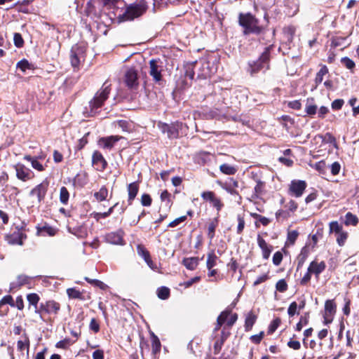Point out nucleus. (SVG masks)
Masks as SVG:
<instances>
[{
  "label": "nucleus",
  "mask_w": 359,
  "mask_h": 359,
  "mask_svg": "<svg viewBox=\"0 0 359 359\" xmlns=\"http://www.w3.org/2000/svg\"><path fill=\"white\" fill-rule=\"evenodd\" d=\"M238 22L244 28L243 32L245 34L250 33L258 34L263 30V27L259 25L258 19L250 13H240Z\"/></svg>",
  "instance_id": "1"
},
{
  "label": "nucleus",
  "mask_w": 359,
  "mask_h": 359,
  "mask_svg": "<svg viewBox=\"0 0 359 359\" xmlns=\"http://www.w3.org/2000/svg\"><path fill=\"white\" fill-rule=\"evenodd\" d=\"M147 9L145 0H140L138 2L130 4L123 14L124 20H132L142 15Z\"/></svg>",
  "instance_id": "2"
},
{
  "label": "nucleus",
  "mask_w": 359,
  "mask_h": 359,
  "mask_svg": "<svg viewBox=\"0 0 359 359\" xmlns=\"http://www.w3.org/2000/svg\"><path fill=\"white\" fill-rule=\"evenodd\" d=\"M109 93V85L104 83L102 88L96 93L94 97L89 102L92 113L103 105L104 101L108 98Z\"/></svg>",
  "instance_id": "3"
},
{
  "label": "nucleus",
  "mask_w": 359,
  "mask_h": 359,
  "mask_svg": "<svg viewBox=\"0 0 359 359\" xmlns=\"http://www.w3.org/2000/svg\"><path fill=\"white\" fill-rule=\"evenodd\" d=\"M158 126L163 133L167 134L168 138L174 139L178 137L179 129L181 128L182 123L179 122L172 123L171 124L159 123Z\"/></svg>",
  "instance_id": "4"
},
{
  "label": "nucleus",
  "mask_w": 359,
  "mask_h": 359,
  "mask_svg": "<svg viewBox=\"0 0 359 359\" xmlns=\"http://www.w3.org/2000/svg\"><path fill=\"white\" fill-rule=\"evenodd\" d=\"M60 309V305L59 303L53 300H49L44 303H41L39 310L36 311V313L40 316L43 313L57 315Z\"/></svg>",
  "instance_id": "5"
},
{
  "label": "nucleus",
  "mask_w": 359,
  "mask_h": 359,
  "mask_svg": "<svg viewBox=\"0 0 359 359\" xmlns=\"http://www.w3.org/2000/svg\"><path fill=\"white\" fill-rule=\"evenodd\" d=\"M149 74L155 82L162 80V62L159 60L152 59L149 61Z\"/></svg>",
  "instance_id": "6"
},
{
  "label": "nucleus",
  "mask_w": 359,
  "mask_h": 359,
  "mask_svg": "<svg viewBox=\"0 0 359 359\" xmlns=\"http://www.w3.org/2000/svg\"><path fill=\"white\" fill-rule=\"evenodd\" d=\"M201 198L203 201H208L219 212L224 206L221 199L211 191H206L201 193Z\"/></svg>",
  "instance_id": "7"
},
{
  "label": "nucleus",
  "mask_w": 359,
  "mask_h": 359,
  "mask_svg": "<svg viewBox=\"0 0 359 359\" xmlns=\"http://www.w3.org/2000/svg\"><path fill=\"white\" fill-rule=\"evenodd\" d=\"M15 172L16 177L18 180L26 182L32 178V172L31 170L27 168L25 165L22 163H17L13 166Z\"/></svg>",
  "instance_id": "8"
},
{
  "label": "nucleus",
  "mask_w": 359,
  "mask_h": 359,
  "mask_svg": "<svg viewBox=\"0 0 359 359\" xmlns=\"http://www.w3.org/2000/svg\"><path fill=\"white\" fill-rule=\"evenodd\" d=\"M83 50L82 48L74 46L71 49L70 60L72 65L76 68L78 67L81 62L83 60Z\"/></svg>",
  "instance_id": "9"
},
{
  "label": "nucleus",
  "mask_w": 359,
  "mask_h": 359,
  "mask_svg": "<svg viewBox=\"0 0 359 359\" xmlns=\"http://www.w3.org/2000/svg\"><path fill=\"white\" fill-rule=\"evenodd\" d=\"M306 187V183L303 180H293L291 182L289 193L295 197H300Z\"/></svg>",
  "instance_id": "10"
},
{
  "label": "nucleus",
  "mask_w": 359,
  "mask_h": 359,
  "mask_svg": "<svg viewBox=\"0 0 359 359\" xmlns=\"http://www.w3.org/2000/svg\"><path fill=\"white\" fill-rule=\"evenodd\" d=\"M124 232L121 229L116 231L110 232L105 235V240L107 243L114 245H124L123 240Z\"/></svg>",
  "instance_id": "11"
},
{
  "label": "nucleus",
  "mask_w": 359,
  "mask_h": 359,
  "mask_svg": "<svg viewBox=\"0 0 359 359\" xmlns=\"http://www.w3.org/2000/svg\"><path fill=\"white\" fill-rule=\"evenodd\" d=\"M48 187V183L47 182H43L32 189L30 195L36 196L39 203H41L46 194Z\"/></svg>",
  "instance_id": "12"
},
{
  "label": "nucleus",
  "mask_w": 359,
  "mask_h": 359,
  "mask_svg": "<svg viewBox=\"0 0 359 359\" xmlns=\"http://www.w3.org/2000/svg\"><path fill=\"white\" fill-rule=\"evenodd\" d=\"M336 304L334 300H327L325 303L324 323H330L332 320V316L336 312Z\"/></svg>",
  "instance_id": "13"
},
{
  "label": "nucleus",
  "mask_w": 359,
  "mask_h": 359,
  "mask_svg": "<svg viewBox=\"0 0 359 359\" xmlns=\"http://www.w3.org/2000/svg\"><path fill=\"white\" fill-rule=\"evenodd\" d=\"M92 163L95 168L98 171H103L107 165L106 160L103 157L102 154L98 151L93 152Z\"/></svg>",
  "instance_id": "14"
},
{
  "label": "nucleus",
  "mask_w": 359,
  "mask_h": 359,
  "mask_svg": "<svg viewBox=\"0 0 359 359\" xmlns=\"http://www.w3.org/2000/svg\"><path fill=\"white\" fill-rule=\"evenodd\" d=\"M121 139H122V137L118 135H111L106 137H102L98 140V144L104 149H111L115 143Z\"/></svg>",
  "instance_id": "15"
},
{
  "label": "nucleus",
  "mask_w": 359,
  "mask_h": 359,
  "mask_svg": "<svg viewBox=\"0 0 359 359\" xmlns=\"http://www.w3.org/2000/svg\"><path fill=\"white\" fill-rule=\"evenodd\" d=\"M325 268L326 264L325 262L321 261L318 262L316 260H313L310 263L307 269L309 272H311V274L315 275V276L318 278L320 274L325 271Z\"/></svg>",
  "instance_id": "16"
},
{
  "label": "nucleus",
  "mask_w": 359,
  "mask_h": 359,
  "mask_svg": "<svg viewBox=\"0 0 359 359\" xmlns=\"http://www.w3.org/2000/svg\"><path fill=\"white\" fill-rule=\"evenodd\" d=\"M125 82L129 88L137 86V72L134 68H130L126 72Z\"/></svg>",
  "instance_id": "17"
},
{
  "label": "nucleus",
  "mask_w": 359,
  "mask_h": 359,
  "mask_svg": "<svg viewBox=\"0 0 359 359\" xmlns=\"http://www.w3.org/2000/svg\"><path fill=\"white\" fill-rule=\"evenodd\" d=\"M257 243L262 250L263 258L267 259L270 256L271 248L268 245L267 243L260 235L257 236Z\"/></svg>",
  "instance_id": "18"
},
{
  "label": "nucleus",
  "mask_w": 359,
  "mask_h": 359,
  "mask_svg": "<svg viewBox=\"0 0 359 359\" xmlns=\"http://www.w3.org/2000/svg\"><path fill=\"white\" fill-rule=\"evenodd\" d=\"M128 202L129 205H131L133 200L135 198L139 191V184L137 182H132L128 185Z\"/></svg>",
  "instance_id": "19"
},
{
  "label": "nucleus",
  "mask_w": 359,
  "mask_h": 359,
  "mask_svg": "<svg viewBox=\"0 0 359 359\" xmlns=\"http://www.w3.org/2000/svg\"><path fill=\"white\" fill-rule=\"evenodd\" d=\"M37 235L41 236H53L57 233V229L48 226V225H44L43 226H37Z\"/></svg>",
  "instance_id": "20"
},
{
  "label": "nucleus",
  "mask_w": 359,
  "mask_h": 359,
  "mask_svg": "<svg viewBox=\"0 0 359 359\" xmlns=\"http://www.w3.org/2000/svg\"><path fill=\"white\" fill-rule=\"evenodd\" d=\"M265 183L260 180L256 181V185L254 188V193L252 195V198L258 199L264 193Z\"/></svg>",
  "instance_id": "21"
},
{
  "label": "nucleus",
  "mask_w": 359,
  "mask_h": 359,
  "mask_svg": "<svg viewBox=\"0 0 359 359\" xmlns=\"http://www.w3.org/2000/svg\"><path fill=\"white\" fill-rule=\"evenodd\" d=\"M39 158V157H36V156L33 157V156H31L29 155H25L24 156V159L27 161H29V162H30L31 165H32V167L34 169H35V170H38L39 172H42V171H43L45 170V167L41 163H39L38 161V158Z\"/></svg>",
  "instance_id": "22"
},
{
  "label": "nucleus",
  "mask_w": 359,
  "mask_h": 359,
  "mask_svg": "<svg viewBox=\"0 0 359 359\" xmlns=\"http://www.w3.org/2000/svg\"><path fill=\"white\" fill-rule=\"evenodd\" d=\"M67 294L69 298L78 299L81 300H86L90 299V296L87 295L85 297L83 293L75 288H68L67 290Z\"/></svg>",
  "instance_id": "23"
},
{
  "label": "nucleus",
  "mask_w": 359,
  "mask_h": 359,
  "mask_svg": "<svg viewBox=\"0 0 359 359\" xmlns=\"http://www.w3.org/2000/svg\"><path fill=\"white\" fill-rule=\"evenodd\" d=\"M257 320V316L253 313L252 311L249 312L246 317L245 320V331H250L253 325L255 323Z\"/></svg>",
  "instance_id": "24"
},
{
  "label": "nucleus",
  "mask_w": 359,
  "mask_h": 359,
  "mask_svg": "<svg viewBox=\"0 0 359 359\" xmlns=\"http://www.w3.org/2000/svg\"><path fill=\"white\" fill-rule=\"evenodd\" d=\"M182 264L189 270H194L198 264V257H188L184 258L182 261Z\"/></svg>",
  "instance_id": "25"
},
{
  "label": "nucleus",
  "mask_w": 359,
  "mask_h": 359,
  "mask_svg": "<svg viewBox=\"0 0 359 359\" xmlns=\"http://www.w3.org/2000/svg\"><path fill=\"white\" fill-rule=\"evenodd\" d=\"M69 231L76 236L78 238H85L88 233L86 227L83 226H79L74 228H69Z\"/></svg>",
  "instance_id": "26"
},
{
  "label": "nucleus",
  "mask_w": 359,
  "mask_h": 359,
  "mask_svg": "<svg viewBox=\"0 0 359 359\" xmlns=\"http://www.w3.org/2000/svg\"><path fill=\"white\" fill-rule=\"evenodd\" d=\"M27 299L30 305L34 306V312L36 313V311L39 310V307H38L39 296L36 293H30L27 294Z\"/></svg>",
  "instance_id": "27"
},
{
  "label": "nucleus",
  "mask_w": 359,
  "mask_h": 359,
  "mask_svg": "<svg viewBox=\"0 0 359 359\" xmlns=\"http://www.w3.org/2000/svg\"><path fill=\"white\" fill-rule=\"evenodd\" d=\"M299 233L297 230L288 231L287 234V241L285 245H293L295 243Z\"/></svg>",
  "instance_id": "28"
},
{
  "label": "nucleus",
  "mask_w": 359,
  "mask_h": 359,
  "mask_svg": "<svg viewBox=\"0 0 359 359\" xmlns=\"http://www.w3.org/2000/svg\"><path fill=\"white\" fill-rule=\"evenodd\" d=\"M107 196H108V189L104 186L102 187L98 191H97L94 194V197L99 202L106 200Z\"/></svg>",
  "instance_id": "29"
},
{
  "label": "nucleus",
  "mask_w": 359,
  "mask_h": 359,
  "mask_svg": "<svg viewBox=\"0 0 359 359\" xmlns=\"http://www.w3.org/2000/svg\"><path fill=\"white\" fill-rule=\"evenodd\" d=\"M358 223V218L356 215L348 212L345 215L344 224L346 226H356Z\"/></svg>",
  "instance_id": "30"
},
{
  "label": "nucleus",
  "mask_w": 359,
  "mask_h": 359,
  "mask_svg": "<svg viewBox=\"0 0 359 359\" xmlns=\"http://www.w3.org/2000/svg\"><path fill=\"white\" fill-rule=\"evenodd\" d=\"M29 283V278L25 275H20L18 276L16 281L11 283L12 287H20Z\"/></svg>",
  "instance_id": "31"
},
{
  "label": "nucleus",
  "mask_w": 359,
  "mask_h": 359,
  "mask_svg": "<svg viewBox=\"0 0 359 359\" xmlns=\"http://www.w3.org/2000/svg\"><path fill=\"white\" fill-rule=\"evenodd\" d=\"M217 259H218V257L215 254L214 252H209L207 255V262H206L207 268L209 270H210L212 268H213L216 265Z\"/></svg>",
  "instance_id": "32"
},
{
  "label": "nucleus",
  "mask_w": 359,
  "mask_h": 359,
  "mask_svg": "<svg viewBox=\"0 0 359 359\" xmlns=\"http://www.w3.org/2000/svg\"><path fill=\"white\" fill-rule=\"evenodd\" d=\"M250 73L252 74L258 72L264 68L266 69V65L262 62L260 60H257L255 62H253L252 64H250Z\"/></svg>",
  "instance_id": "33"
},
{
  "label": "nucleus",
  "mask_w": 359,
  "mask_h": 359,
  "mask_svg": "<svg viewBox=\"0 0 359 359\" xmlns=\"http://www.w3.org/2000/svg\"><path fill=\"white\" fill-rule=\"evenodd\" d=\"M309 249L306 246L302 248L301 252L298 256V266H302L309 256Z\"/></svg>",
  "instance_id": "34"
},
{
  "label": "nucleus",
  "mask_w": 359,
  "mask_h": 359,
  "mask_svg": "<svg viewBox=\"0 0 359 359\" xmlns=\"http://www.w3.org/2000/svg\"><path fill=\"white\" fill-rule=\"evenodd\" d=\"M118 203H116L115 205H114L112 207H111L108 211L103 212H93V217L97 220L99 221L102 218H106L109 217L115 207L118 205Z\"/></svg>",
  "instance_id": "35"
},
{
  "label": "nucleus",
  "mask_w": 359,
  "mask_h": 359,
  "mask_svg": "<svg viewBox=\"0 0 359 359\" xmlns=\"http://www.w3.org/2000/svg\"><path fill=\"white\" fill-rule=\"evenodd\" d=\"M218 220L217 218L212 219L208 224V236L210 240H212L215 236V232Z\"/></svg>",
  "instance_id": "36"
},
{
  "label": "nucleus",
  "mask_w": 359,
  "mask_h": 359,
  "mask_svg": "<svg viewBox=\"0 0 359 359\" xmlns=\"http://www.w3.org/2000/svg\"><path fill=\"white\" fill-rule=\"evenodd\" d=\"M328 73L327 67L324 65L323 66L319 72L316 74V76L315 79V83L316 86H318L323 80V76Z\"/></svg>",
  "instance_id": "37"
},
{
  "label": "nucleus",
  "mask_w": 359,
  "mask_h": 359,
  "mask_svg": "<svg viewBox=\"0 0 359 359\" xmlns=\"http://www.w3.org/2000/svg\"><path fill=\"white\" fill-rule=\"evenodd\" d=\"M330 233H334L335 235L343 231V227L337 221H333L329 224Z\"/></svg>",
  "instance_id": "38"
},
{
  "label": "nucleus",
  "mask_w": 359,
  "mask_h": 359,
  "mask_svg": "<svg viewBox=\"0 0 359 359\" xmlns=\"http://www.w3.org/2000/svg\"><path fill=\"white\" fill-rule=\"evenodd\" d=\"M335 236L337 244L339 246H344L348 236V233L343 230Z\"/></svg>",
  "instance_id": "39"
},
{
  "label": "nucleus",
  "mask_w": 359,
  "mask_h": 359,
  "mask_svg": "<svg viewBox=\"0 0 359 359\" xmlns=\"http://www.w3.org/2000/svg\"><path fill=\"white\" fill-rule=\"evenodd\" d=\"M29 340L26 334L24 335L23 340H19L17 343V348L19 351H22L25 348L29 349Z\"/></svg>",
  "instance_id": "40"
},
{
  "label": "nucleus",
  "mask_w": 359,
  "mask_h": 359,
  "mask_svg": "<svg viewBox=\"0 0 359 359\" xmlns=\"http://www.w3.org/2000/svg\"><path fill=\"white\" fill-rule=\"evenodd\" d=\"M220 171L225 175H234L236 172V169L226 163H224L219 167Z\"/></svg>",
  "instance_id": "41"
},
{
  "label": "nucleus",
  "mask_w": 359,
  "mask_h": 359,
  "mask_svg": "<svg viewBox=\"0 0 359 359\" xmlns=\"http://www.w3.org/2000/svg\"><path fill=\"white\" fill-rule=\"evenodd\" d=\"M69 194L65 187L60 188V201L62 204H67L69 201Z\"/></svg>",
  "instance_id": "42"
},
{
  "label": "nucleus",
  "mask_w": 359,
  "mask_h": 359,
  "mask_svg": "<svg viewBox=\"0 0 359 359\" xmlns=\"http://www.w3.org/2000/svg\"><path fill=\"white\" fill-rule=\"evenodd\" d=\"M158 297L161 299H167L170 296V290L166 287H161L157 290Z\"/></svg>",
  "instance_id": "43"
},
{
  "label": "nucleus",
  "mask_w": 359,
  "mask_h": 359,
  "mask_svg": "<svg viewBox=\"0 0 359 359\" xmlns=\"http://www.w3.org/2000/svg\"><path fill=\"white\" fill-rule=\"evenodd\" d=\"M290 217V213L287 211L279 210L276 212V218L277 222H281L287 219Z\"/></svg>",
  "instance_id": "44"
},
{
  "label": "nucleus",
  "mask_w": 359,
  "mask_h": 359,
  "mask_svg": "<svg viewBox=\"0 0 359 359\" xmlns=\"http://www.w3.org/2000/svg\"><path fill=\"white\" fill-rule=\"evenodd\" d=\"M114 123L121 128L123 131L129 132L130 130L131 124L126 120H118Z\"/></svg>",
  "instance_id": "45"
},
{
  "label": "nucleus",
  "mask_w": 359,
  "mask_h": 359,
  "mask_svg": "<svg viewBox=\"0 0 359 359\" xmlns=\"http://www.w3.org/2000/svg\"><path fill=\"white\" fill-rule=\"evenodd\" d=\"M85 280L90 284L93 285L102 290H105L107 288V285L104 283L103 282L96 280V279H90L88 277L85 278Z\"/></svg>",
  "instance_id": "46"
},
{
  "label": "nucleus",
  "mask_w": 359,
  "mask_h": 359,
  "mask_svg": "<svg viewBox=\"0 0 359 359\" xmlns=\"http://www.w3.org/2000/svg\"><path fill=\"white\" fill-rule=\"evenodd\" d=\"M211 116L212 118H217L219 120H222L223 118L224 119H226V120H230V119H232L233 121H237V118L236 116H229V115H227V114H219L217 113V111H212L211 112Z\"/></svg>",
  "instance_id": "47"
},
{
  "label": "nucleus",
  "mask_w": 359,
  "mask_h": 359,
  "mask_svg": "<svg viewBox=\"0 0 359 359\" xmlns=\"http://www.w3.org/2000/svg\"><path fill=\"white\" fill-rule=\"evenodd\" d=\"M137 252L138 255L142 257L144 260L148 259L150 256L149 252L142 245H137Z\"/></svg>",
  "instance_id": "48"
},
{
  "label": "nucleus",
  "mask_w": 359,
  "mask_h": 359,
  "mask_svg": "<svg viewBox=\"0 0 359 359\" xmlns=\"http://www.w3.org/2000/svg\"><path fill=\"white\" fill-rule=\"evenodd\" d=\"M281 323V320L279 318H276L274 319L269 325V329H268V333L272 334L273 333L276 329L279 327L280 324Z\"/></svg>",
  "instance_id": "49"
},
{
  "label": "nucleus",
  "mask_w": 359,
  "mask_h": 359,
  "mask_svg": "<svg viewBox=\"0 0 359 359\" xmlns=\"http://www.w3.org/2000/svg\"><path fill=\"white\" fill-rule=\"evenodd\" d=\"M341 62L343 65H344L348 69H353L355 68V62L348 57H344L341 59Z\"/></svg>",
  "instance_id": "50"
},
{
  "label": "nucleus",
  "mask_w": 359,
  "mask_h": 359,
  "mask_svg": "<svg viewBox=\"0 0 359 359\" xmlns=\"http://www.w3.org/2000/svg\"><path fill=\"white\" fill-rule=\"evenodd\" d=\"M276 288L278 291L284 292L287 290V284L284 279H280L276 283Z\"/></svg>",
  "instance_id": "51"
},
{
  "label": "nucleus",
  "mask_w": 359,
  "mask_h": 359,
  "mask_svg": "<svg viewBox=\"0 0 359 359\" xmlns=\"http://www.w3.org/2000/svg\"><path fill=\"white\" fill-rule=\"evenodd\" d=\"M152 199L149 194H143L141 196V204L143 206L149 207L151 205Z\"/></svg>",
  "instance_id": "52"
},
{
  "label": "nucleus",
  "mask_w": 359,
  "mask_h": 359,
  "mask_svg": "<svg viewBox=\"0 0 359 359\" xmlns=\"http://www.w3.org/2000/svg\"><path fill=\"white\" fill-rule=\"evenodd\" d=\"M309 323V316H302L299 319V323L296 325V330L297 331H301L302 327L307 325Z\"/></svg>",
  "instance_id": "53"
},
{
  "label": "nucleus",
  "mask_w": 359,
  "mask_h": 359,
  "mask_svg": "<svg viewBox=\"0 0 359 359\" xmlns=\"http://www.w3.org/2000/svg\"><path fill=\"white\" fill-rule=\"evenodd\" d=\"M5 304H9L11 306H15V302L13 297L11 295H6L2 298L0 301V307Z\"/></svg>",
  "instance_id": "54"
},
{
  "label": "nucleus",
  "mask_w": 359,
  "mask_h": 359,
  "mask_svg": "<svg viewBox=\"0 0 359 359\" xmlns=\"http://www.w3.org/2000/svg\"><path fill=\"white\" fill-rule=\"evenodd\" d=\"M100 6L111 8L115 5L117 0H96Z\"/></svg>",
  "instance_id": "55"
},
{
  "label": "nucleus",
  "mask_w": 359,
  "mask_h": 359,
  "mask_svg": "<svg viewBox=\"0 0 359 359\" xmlns=\"http://www.w3.org/2000/svg\"><path fill=\"white\" fill-rule=\"evenodd\" d=\"M14 43L18 48L23 46L24 41L20 34L15 33L13 36Z\"/></svg>",
  "instance_id": "56"
},
{
  "label": "nucleus",
  "mask_w": 359,
  "mask_h": 359,
  "mask_svg": "<svg viewBox=\"0 0 359 359\" xmlns=\"http://www.w3.org/2000/svg\"><path fill=\"white\" fill-rule=\"evenodd\" d=\"M229 311H222L219 316L217 317V321L220 322L221 324H224L226 321L227 322V319L229 316L230 315Z\"/></svg>",
  "instance_id": "57"
},
{
  "label": "nucleus",
  "mask_w": 359,
  "mask_h": 359,
  "mask_svg": "<svg viewBox=\"0 0 359 359\" xmlns=\"http://www.w3.org/2000/svg\"><path fill=\"white\" fill-rule=\"evenodd\" d=\"M194 72L193 69L192 65H189L186 67V70L184 73V76L187 78H189V79L192 80L194 78Z\"/></svg>",
  "instance_id": "58"
},
{
  "label": "nucleus",
  "mask_w": 359,
  "mask_h": 359,
  "mask_svg": "<svg viewBox=\"0 0 359 359\" xmlns=\"http://www.w3.org/2000/svg\"><path fill=\"white\" fill-rule=\"evenodd\" d=\"M237 220H238L237 233H241L243 231V229L245 227V219H244L243 217H242L241 215H238Z\"/></svg>",
  "instance_id": "59"
},
{
  "label": "nucleus",
  "mask_w": 359,
  "mask_h": 359,
  "mask_svg": "<svg viewBox=\"0 0 359 359\" xmlns=\"http://www.w3.org/2000/svg\"><path fill=\"white\" fill-rule=\"evenodd\" d=\"M259 60L266 65V69L269 68L268 62L269 60V51L268 49H266V50L262 54L259 58Z\"/></svg>",
  "instance_id": "60"
},
{
  "label": "nucleus",
  "mask_w": 359,
  "mask_h": 359,
  "mask_svg": "<svg viewBox=\"0 0 359 359\" xmlns=\"http://www.w3.org/2000/svg\"><path fill=\"white\" fill-rule=\"evenodd\" d=\"M297 306H298L297 304L295 302H292L290 304L288 309H287V313H288L289 316L292 317V316H294L296 313H297Z\"/></svg>",
  "instance_id": "61"
},
{
  "label": "nucleus",
  "mask_w": 359,
  "mask_h": 359,
  "mask_svg": "<svg viewBox=\"0 0 359 359\" xmlns=\"http://www.w3.org/2000/svg\"><path fill=\"white\" fill-rule=\"evenodd\" d=\"M283 260V255L280 252H276L273 256V263L275 266H279Z\"/></svg>",
  "instance_id": "62"
},
{
  "label": "nucleus",
  "mask_w": 359,
  "mask_h": 359,
  "mask_svg": "<svg viewBox=\"0 0 359 359\" xmlns=\"http://www.w3.org/2000/svg\"><path fill=\"white\" fill-rule=\"evenodd\" d=\"M17 67L20 69L22 72H25L26 69L30 68V65L27 60H22L18 62Z\"/></svg>",
  "instance_id": "63"
},
{
  "label": "nucleus",
  "mask_w": 359,
  "mask_h": 359,
  "mask_svg": "<svg viewBox=\"0 0 359 359\" xmlns=\"http://www.w3.org/2000/svg\"><path fill=\"white\" fill-rule=\"evenodd\" d=\"M344 101L342 99H337L334 100L332 102V109L334 110H339L341 109L342 106L344 105Z\"/></svg>",
  "instance_id": "64"
}]
</instances>
